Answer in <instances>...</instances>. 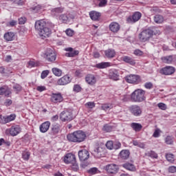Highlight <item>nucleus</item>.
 I'll list each match as a JSON object with an SVG mask.
<instances>
[{"instance_id": "obj_1", "label": "nucleus", "mask_w": 176, "mask_h": 176, "mask_svg": "<svg viewBox=\"0 0 176 176\" xmlns=\"http://www.w3.org/2000/svg\"><path fill=\"white\" fill-rule=\"evenodd\" d=\"M87 137L86 132L80 130L76 131L67 135V139L69 142H75L76 144L83 142L86 140Z\"/></svg>"}, {"instance_id": "obj_2", "label": "nucleus", "mask_w": 176, "mask_h": 176, "mask_svg": "<svg viewBox=\"0 0 176 176\" xmlns=\"http://www.w3.org/2000/svg\"><path fill=\"white\" fill-rule=\"evenodd\" d=\"M159 34H160V31L157 30L156 27L148 28L139 34V39L141 42H146V41H149L153 35H159Z\"/></svg>"}, {"instance_id": "obj_3", "label": "nucleus", "mask_w": 176, "mask_h": 176, "mask_svg": "<svg viewBox=\"0 0 176 176\" xmlns=\"http://www.w3.org/2000/svg\"><path fill=\"white\" fill-rule=\"evenodd\" d=\"M146 91L141 89H135L131 94V101L132 102H142L146 100V97H145Z\"/></svg>"}, {"instance_id": "obj_4", "label": "nucleus", "mask_w": 176, "mask_h": 176, "mask_svg": "<svg viewBox=\"0 0 176 176\" xmlns=\"http://www.w3.org/2000/svg\"><path fill=\"white\" fill-rule=\"evenodd\" d=\"M60 120L62 122H71V120H74V115L71 111H63L60 114Z\"/></svg>"}, {"instance_id": "obj_5", "label": "nucleus", "mask_w": 176, "mask_h": 176, "mask_svg": "<svg viewBox=\"0 0 176 176\" xmlns=\"http://www.w3.org/2000/svg\"><path fill=\"white\" fill-rule=\"evenodd\" d=\"M142 16L141 12H136L133 13L132 16L127 17L126 23H128V24H134V23H137V21L141 19Z\"/></svg>"}, {"instance_id": "obj_6", "label": "nucleus", "mask_w": 176, "mask_h": 176, "mask_svg": "<svg viewBox=\"0 0 176 176\" xmlns=\"http://www.w3.org/2000/svg\"><path fill=\"white\" fill-rule=\"evenodd\" d=\"M129 110L133 116H140V115H142V109L137 104L130 106Z\"/></svg>"}, {"instance_id": "obj_7", "label": "nucleus", "mask_w": 176, "mask_h": 176, "mask_svg": "<svg viewBox=\"0 0 176 176\" xmlns=\"http://www.w3.org/2000/svg\"><path fill=\"white\" fill-rule=\"evenodd\" d=\"M6 132L9 133L10 135H12V137H16V135H19V134L21 133V127H20L19 125H14L7 129Z\"/></svg>"}, {"instance_id": "obj_8", "label": "nucleus", "mask_w": 176, "mask_h": 176, "mask_svg": "<svg viewBox=\"0 0 176 176\" xmlns=\"http://www.w3.org/2000/svg\"><path fill=\"white\" fill-rule=\"evenodd\" d=\"M105 148L101 146H98V148H95L92 153L94 157H96V159L104 157V156H105Z\"/></svg>"}, {"instance_id": "obj_9", "label": "nucleus", "mask_w": 176, "mask_h": 176, "mask_svg": "<svg viewBox=\"0 0 176 176\" xmlns=\"http://www.w3.org/2000/svg\"><path fill=\"white\" fill-rule=\"evenodd\" d=\"M63 100L64 98H63V95H61L60 93H52L51 94L50 101L53 102V104H60V102H63Z\"/></svg>"}, {"instance_id": "obj_10", "label": "nucleus", "mask_w": 176, "mask_h": 176, "mask_svg": "<svg viewBox=\"0 0 176 176\" xmlns=\"http://www.w3.org/2000/svg\"><path fill=\"white\" fill-rule=\"evenodd\" d=\"M125 80L128 83H135V85H138V83L141 82V78L138 75L135 74L126 76Z\"/></svg>"}, {"instance_id": "obj_11", "label": "nucleus", "mask_w": 176, "mask_h": 176, "mask_svg": "<svg viewBox=\"0 0 176 176\" xmlns=\"http://www.w3.org/2000/svg\"><path fill=\"white\" fill-rule=\"evenodd\" d=\"M104 169L109 174H116V173H118V170H119V166L115 164H110L107 165L104 167Z\"/></svg>"}, {"instance_id": "obj_12", "label": "nucleus", "mask_w": 176, "mask_h": 176, "mask_svg": "<svg viewBox=\"0 0 176 176\" xmlns=\"http://www.w3.org/2000/svg\"><path fill=\"white\" fill-rule=\"evenodd\" d=\"M38 35L42 38V39H45V38H49L50 35H52V29L47 26H45L39 33Z\"/></svg>"}, {"instance_id": "obj_13", "label": "nucleus", "mask_w": 176, "mask_h": 176, "mask_svg": "<svg viewBox=\"0 0 176 176\" xmlns=\"http://www.w3.org/2000/svg\"><path fill=\"white\" fill-rule=\"evenodd\" d=\"M175 72V67L172 66H166L160 69L162 75H173Z\"/></svg>"}, {"instance_id": "obj_14", "label": "nucleus", "mask_w": 176, "mask_h": 176, "mask_svg": "<svg viewBox=\"0 0 176 176\" xmlns=\"http://www.w3.org/2000/svg\"><path fill=\"white\" fill-rule=\"evenodd\" d=\"M48 24L46 23V22L43 20H39L36 21L34 27L35 30L38 31L39 33L41 31H42L45 27H47Z\"/></svg>"}, {"instance_id": "obj_15", "label": "nucleus", "mask_w": 176, "mask_h": 176, "mask_svg": "<svg viewBox=\"0 0 176 176\" xmlns=\"http://www.w3.org/2000/svg\"><path fill=\"white\" fill-rule=\"evenodd\" d=\"M76 161V157L72 153H67L64 157V162L66 164H71L75 163Z\"/></svg>"}, {"instance_id": "obj_16", "label": "nucleus", "mask_w": 176, "mask_h": 176, "mask_svg": "<svg viewBox=\"0 0 176 176\" xmlns=\"http://www.w3.org/2000/svg\"><path fill=\"white\" fill-rule=\"evenodd\" d=\"M89 156L90 154L89 153V151L86 149L78 151V157L80 162H85V160H87V159H89Z\"/></svg>"}, {"instance_id": "obj_17", "label": "nucleus", "mask_w": 176, "mask_h": 176, "mask_svg": "<svg viewBox=\"0 0 176 176\" xmlns=\"http://www.w3.org/2000/svg\"><path fill=\"white\" fill-rule=\"evenodd\" d=\"M71 82V78L68 76H64L63 77L60 78L57 83L60 86H65V85H68V83Z\"/></svg>"}, {"instance_id": "obj_18", "label": "nucleus", "mask_w": 176, "mask_h": 176, "mask_svg": "<svg viewBox=\"0 0 176 176\" xmlns=\"http://www.w3.org/2000/svg\"><path fill=\"white\" fill-rule=\"evenodd\" d=\"M85 81L90 85V86H94L95 83H97V79L93 74H87L85 76Z\"/></svg>"}, {"instance_id": "obj_19", "label": "nucleus", "mask_w": 176, "mask_h": 176, "mask_svg": "<svg viewBox=\"0 0 176 176\" xmlns=\"http://www.w3.org/2000/svg\"><path fill=\"white\" fill-rule=\"evenodd\" d=\"M74 15L69 14H61L59 16V20H60L61 21H63V23H69V21L72 19H74Z\"/></svg>"}, {"instance_id": "obj_20", "label": "nucleus", "mask_w": 176, "mask_h": 176, "mask_svg": "<svg viewBox=\"0 0 176 176\" xmlns=\"http://www.w3.org/2000/svg\"><path fill=\"white\" fill-rule=\"evenodd\" d=\"M109 30L111 32H119L120 30V25L118 22H111L109 25Z\"/></svg>"}, {"instance_id": "obj_21", "label": "nucleus", "mask_w": 176, "mask_h": 176, "mask_svg": "<svg viewBox=\"0 0 176 176\" xmlns=\"http://www.w3.org/2000/svg\"><path fill=\"white\" fill-rule=\"evenodd\" d=\"M66 52H69L65 54L66 57H75V56H78L79 54V51L74 50L72 47H68L65 49Z\"/></svg>"}, {"instance_id": "obj_22", "label": "nucleus", "mask_w": 176, "mask_h": 176, "mask_svg": "<svg viewBox=\"0 0 176 176\" xmlns=\"http://www.w3.org/2000/svg\"><path fill=\"white\" fill-rule=\"evenodd\" d=\"M56 58H57V55L56 52L54 51H51L50 52H47L46 54V59L50 63H54L56 61Z\"/></svg>"}, {"instance_id": "obj_23", "label": "nucleus", "mask_w": 176, "mask_h": 176, "mask_svg": "<svg viewBox=\"0 0 176 176\" xmlns=\"http://www.w3.org/2000/svg\"><path fill=\"white\" fill-rule=\"evenodd\" d=\"M109 79L112 80H119V72L117 70H110L109 72Z\"/></svg>"}, {"instance_id": "obj_24", "label": "nucleus", "mask_w": 176, "mask_h": 176, "mask_svg": "<svg viewBox=\"0 0 176 176\" xmlns=\"http://www.w3.org/2000/svg\"><path fill=\"white\" fill-rule=\"evenodd\" d=\"M41 133H46L50 129V122L46 121L40 125Z\"/></svg>"}, {"instance_id": "obj_25", "label": "nucleus", "mask_w": 176, "mask_h": 176, "mask_svg": "<svg viewBox=\"0 0 176 176\" xmlns=\"http://www.w3.org/2000/svg\"><path fill=\"white\" fill-rule=\"evenodd\" d=\"M121 60L122 61H124V63H126L130 65H135V60L133 59V58L130 56H122Z\"/></svg>"}, {"instance_id": "obj_26", "label": "nucleus", "mask_w": 176, "mask_h": 176, "mask_svg": "<svg viewBox=\"0 0 176 176\" xmlns=\"http://www.w3.org/2000/svg\"><path fill=\"white\" fill-rule=\"evenodd\" d=\"M119 157L122 159V160H127V159L130 157V151L122 150L119 154Z\"/></svg>"}, {"instance_id": "obj_27", "label": "nucleus", "mask_w": 176, "mask_h": 176, "mask_svg": "<svg viewBox=\"0 0 176 176\" xmlns=\"http://www.w3.org/2000/svg\"><path fill=\"white\" fill-rule=\"evenodd\" d=\"M104 56L107 58H113L116 56V52L113 49H108L104 51Z\"/></svg>"}, {"instance_id": "obj_28", "label": "nucleus", "mask_w": 176, "mask_h": 176, "mask_svg": "<svg viewBox=\"0 0 176 176\" xmlns=\"http://www.w3.org/2000/svg\"><path fill=\"white\" fill-rule=\"evenodd\" d=\"M89 17L94 21H97L100 17H101V13L97 11H91L89 12Z\"/></svg>"}, {"instance_id": "obj_29", "label": "nucleus", "mask_w": 176, "mask_h": 176, "mask_svg": "<svg viewBox=\"0 0 176 176\" xmlns=\"http://www.w3.org/2000/svg\"><path fill=\"white\" fill-rule=\"evenodd\" d=\"M108 67H111V63L109 62H102L94 65V67L98 68V69H104V68H108Z\"/></svg>"}, {"instance_id": "obj_30", "label": "nucleus", "mask_w": 176, "mask_h": 176, "mask_svg": "<svg viewBox=\"0 0 176 176\" xmlns=\"http://www.w3.org/2000/svg\"><path fill=\"white\" fill-rule=\"evenodd\" d=\"M154 23L156 24H162L164 21V17L160 14H156L153 16Z\"/></svg>"}, {"instance_id": "obj_31", "label": "nucleus", "mask_w": 176, "mask_h": 176, "mask_svg": "<svg viewBox=\"0 0 176 176\" xmlns=\"http://www.w3.org/2000/svg\"><path fill=\"white\" fill-rule=\"evenodd\" d=\"M58 131H60V125L58 124H52L51 134H52V135H56L58 134Z\"/></svg>"}, {"instance_id": "obj_32", "label": "nucleus", "mask_w": 176, "mask_h": 176, "mask_svg": "<svg viewBox=\"0 0 176 176\" xmlns=\"http://www.w3.org/2000/svg\"><path fill=\"white\" fill-rule=\"evenodd\" d=\"M122 167L124 168H126V170H129V171H135V166L133 164H130L129 162H126L124 164H122Z\"/></svg>"}, {"instance_id": "obj_33", "label": "nucleus", "mask_w": 176, "mask_h": 176, "mask_svg": "<svg viewBox=\"0 0 176 176\" xmlns=\"http://www.w3.org/2000/svg\"><path fill=\"white\" fill-rule=\"evenodd\" d=\"M131 127L135 131H141V129H142V125L141 124H140V123L132 122L131 124Z\"/></svg>"}, {"instance_id": "obj_34", "label": "nucleus", "mask_w": 176, "mask_h": 176, "mask_svg": "<svg viewBox=\"0 0 176 176\" xmlns=\"http://www.w3.org/2000/svg\"><path fill=\"white\" fill-rule=\"evenodd\" d=\"M4 39H6V41H8V42L13 41L14 39V33L12 32L6 33L4 34Z\"/></svg>"}, {"instance_id": "obj_35", "label": "nucleus", "mask_w": 176, "mask_h": 176, "mask_svg": "<svg viewBox=\"0 0 176 176\" xmlns=\"http://www.w3.org/2000/svg\"><path fill=\"white\" fill-rule=\"evenodd\" d=\"M52 14H54V16H58V14L63 13V12H64V8H53L51 10Z\"/></svg>"}, {"instance_id": "obj_36", "label": "nucleus", "mask_w": 176, "mask_h": 176, "mask_svg": "<svg viewBox=\"0 0 176 176\" xmlns=\"http://www.w3.org/2000/svg\"><path fill=\"white\" fill-rule=\"evenodd\" d=\"M165 144L167 145H173L174 144V136L167 135L165 138Z\"/></svg>"}, {"instance_id": "obj_37", "label": "nucleus", "mask_w": 176, "mask_h": 176, "mask_svg": "<svg viewBox=\"0 0 176 176\" xmlns=\"http://www.w3.org/2000/svg\"><path fill=\"white\" fill-rule=\"evenodd\" d=\"M162 60L166 64H171L173 62V56H164L162 58Z\"/></svg>"}, {"instance_id": "obj_38", "label": "nucleus", "mask_w": 176, "mask_h": 176, "mask_svg": "<svg viewBox=\"0 0 176 176\" xmlns=\"http://www.w3.org/2000/svg\"><path fill=\"white\" fill-rule=\"evenodd\" d=\"M52 71L55 76H61L63 75V71L57 67L52 68Z\"/></svg>"}, {"instance_id": "obj_39", "label": "nucleus", "mask_w": 176, "mask_h": 176, "mask_svg": "<svg viewBox=\"0 0 176 176\" xmlns=\"http://www.w3.org/2000/svg\"><path fill=\"white\" fill-rule=\"evenodd\" d=\"M113 129V127L108 124H106L103 126L102 131H104L105 133H111L112 130Z\"/></svg>"}, {"instance_id": "obj_40", "label": "nucleus", "mask_w": 176, "mask_h": 176, "mask_svg": "<svg viewBox=\"0 0 176 176\" xmlns=\"http://www.w3.org/2000/svg\"><path fill=\"white\" fill-rule=\"evenodd\" d=\"M113 108V106L111 104H103L101 106V109L103 111H110V109H112Z\"/></svg>"}, {"instance_id": "obj_41", "label": "nucleus", "mask_w": 176, "mask_h": 176, "mask_svg": "<svg viewBox=\"0 0 176 176\" xmlns=\"http://www.w3.org/2000/svg\"><path fill=\"white\" fill-rule=\"evenodd\" d=\"M12 89L14 91H15V93H16L17 94L20 93V91L23 89V87H21V85L19 84H15L14 85H13Z\"/></svg>"}, {"instance_id": "obj_42", "label": "nucleus", "mask_w": 176, "mask_h": 176, "mask_svg": "<svg viewBox=\"0 0 176 176\" xmlns=\"http://www.w3.org/2000/svg\"><path fill=\"white\" fill-rule=\"evenodd\" d=\"M146 156L151 157L153 159H157V154L155 151H150L146 153Z\"/></svg>"}, {"instance_id": "obj_43", "label": "nucleus", "mask_w": 176, "mask_h": 176, "mask_svg": "<svg viewBox=\"0 0 176 176\" xmlns=\"http://www.w3.org/2000/svg\"><path fill=\"white\" fill-rule=\"evenodd\" d=\"M16 119L15 114H11L8 116H6V123H9V122H12Z\"/></svg>"}, {"instance_id": "obj_44", "label": "nucleus", "mask_w": 176, "mask_h": 176, "mask_svg": "<svg viewBox=\"0 0 176 176\" xmlns=\"http://www.w3.org/2000/svg\"><path fill=\"white\" fill-rule=\"evenodd\" d=\"M166 158L168 162H170V163H174V155L169 153L166 155Z\"/></svg>"}, {"instance_id": "obj_45", "label": "nucleus", "mask_w": 176, "mask_h": 176, "mask_svg": "<svg viewBox=\"0 0 176 176\" xmlns=\"http://www.w3.org/2000/svg\"><path fill=\"white\" fill-rule=\"evenodd\" d=\"M30 156V153L28 151H23L22 153V157L23 160H29Z\"/></svg>"}, {"instance_id": "obj_46", "label": "nucleus", "mask_w": 176, "mask_h": 176, "mask_svg": "<svg viewBox=\"0 0 176 176\" xmlns=\"http://www.w3.org/2000/svg\"><path fill=\"white\" fill-rule=\"evenodd\" d=\"M106 147L107 148V149H110V151L113 149V141H108L106 143Z\"/></svg>"}, {"instance_id": "obj_47", "label": "nucleus", "mask_w": 176, "mask_h": 176, "mask_svg": "<svg viewBox=\"0 0 176 176\" xmlns=\"http://www.w3.org/2000/svg\"><path fill=\"white\" fill-rule=\"evenodd\" d=\"M73 91H75L76 93H79L80 91H82V87L79 85H74Z\"/></svg>"}, {"instance_id": "obj_48", "label": "nucleus", "mask_w": 176, "mask_h": 176, "mask_svg": "<svg viewBox=\"0 0 176 176\" xmlns=\"http://www.w3.org/2000/svg\"><path fill=\"white\" fill-rule=\"evenodd\" d=\"M72 168L74 171H78L79 169V165H78V163H76V161H74V162H72Z\"/></svg>"}, {"instance_id": "obj_49", "label": "nucleus", "mask_w": 176, "mask_h": 176, "mask_svg": "<svg viewBox=\"0 0 176 176\" xmlns=\"http://www.w3.org/2000/svg\"><path fill=\"white\" fill-rule=\"evenodd\" d=\"M157 107L158 108H160V109H162V111H166V109H167V106L164 103H158Z\"/></svg>"}, {"instance_id": "obj_50", "label": "nucleus", "mask_w": 176, "mask_h": 176, "mask_svg": "<svg viewBox=\"0 0 176 176\" xmlns=\"http://www.w3.org/2000/svg\"><path fill=\"white\" fill-rule=\"evenodd\" d=\"M49 73H50L49 70L43 71L41 76V79H45V78H46L47 75H49Z\"/></svg>"}, {"instance_id": "obj_51", "label": "nucleus", "mask_w": 176, "mask_h": 176, "mask_svg": "<svg viewBox=\"0 0 176 176\" xmlns=\"http://www.w3.org/2000/svg\"><path fill=\"white\" fill-rule=\"evenodd\" d=\"M144 87L148 89H153V84L151 82H146L144 84Z\"/></svg>"}, {"instance_id": "obj_52", "label": "nucleus", "mask_w": 176, "mask_h": 176, "mask_svg": "<svg viewBox=\"0 0 176 176\" xmlns=\"http://www.w3.org/2000/svg\"><path fill=\"white\" fill-rule=\"evenodd\" d=\"M31 9L33 10V12H35V13H36V12H39V10H41V6L37 5L34 7H32Z\"/></svg>"}, {"instance_id": "obj_53", "label": "nucleus", "mask_w": 176, "mask_h": 176, "mask_svg": "<svg viewBox=\"0 0 176 176\" xmlns=\"http://www.w3.org/2000/svg\"><path fill=\"white\" fill-rule=\"evenodd\" d=\"M0 123L2 124H6V116H3L0 115Z\"/></svg>"}, {"instance_id": "obj_54", "label": "nucleus", "mask_w": 176, "mask_h": 176, "mask_svg": "<svg viewBox=\"0 0 176 176\" xmlns=\"http://www.w3.org/2000/svg\"><path fill=\"white\" fill-rule=\"evenodd\" d=\"M98 169L97 168H91L88 170L89 174H97Z\"/></svg>"}, {"instance_id": "obj_55", "label": "nucleus", "mask_w": 176, "mask_h": 176, "mask_svg": "<svg viewBox=\"0 0 176 176\" xmlns=\"http://www.w3.org/2000/svg\"><path fill=\"white\" fill-rule=\"evenodd\" d=\"M25 21H27V19L24 16L19 19V24H25Z\"/></svg>"}, {"instance_id": "obj_56", "label": "nucleus", "mask_w": 176, "mask_h": 176, "mask_svg": "<svg viewBox=\"0 0 176 176\" xmlns=\"http://www.w3.org/2000/svg\"><path fill=\"white\" fill-rule=\"evenodd\" d=\"M169 173H171L172 174H174V173H176V166H172L168 168Z\"/></svg>"}, {"instance_id": "obj_57", "label": "nucleus", "mask_w": 176, "mask_h": 176, "mask_svg": "<svg viewBox=\"0 0 176 176\" xmlns=\"http://www.w3.org/2000/svg\"><path fill=\"white\" fill-rule=\"evenodd\" d=\"M133 53L135 56H142L144 54V52L140 50H135Z\"/></svg>"}, {"instance_id": "obj_58", "label": "nucleus", "mask_w": 176, "mask_h": 176, "mask_svg": "<svg viewBox=\"0 0 176 176\" xmlns=\"http://www.w3.org/2000/svg\"><path fill=\"white\" fill-rule=\"evenodd\" d=\"M85 105H87V107L91 109H93L94 108V107H96V104L94 103V102H89L86 103Z\"/></svg>"}, {"instance_id": "obj_59", "label": "nucleus", "mask_w": 176, "mask_h": 176, "mask_svg": "<svg viewBox=\"0 0 176 176\" xmlns=\"http://www.w3.org/2000/svg\"><path fill=\"white\" fill-rule=\"evenodd\" d=\"M65 33L68 36H72L74 35V31L71 29H67Z\"/></svg>"}, {"instance_id": "obj_60", "label": "nucleus", "mask_w": 176, "mask_h": 176, "mask_svg": "<svg viewBox=\"0 0 176 176\" xmlns=\"http://www.w3.org/2000/svg\"><path fill=\"white\" fill-rule=\"evenodd\" d=\"M36 90L40 92L45 91V90H46V87L38 86V87H37Z\"/></svg>"}, {"instance_id": "obj_61", "label": "nucleus", "mask_w": 176, "mask_h": 176, "mask_svg": "<svg viewBox=\"0 0 176 176\" xmlns=\"http://www.w3.org/2000/svg\"><path fill=\"white\" fill-rule=\"evenodd\" d=\"M122 146V144L120 142H116L113 144V148L114 149H119Z\"/></svg>"}, {"instance_id": "obj_62", "label": "nucleus", "mask_w": 176, "mask_h": 176, "mask_svg": "<svg viewBox=\"0 0 176 176\" xmlns=\"http://www.w3.org/2000/svg\"><path fill=\"white\" fill-rule=\"evenodd\" d=\"M100 2L99 3V6L100 7H102V6H105L106 3H107V0H98Z\"/></svg>"}, {"instance_id": "obj_63", "label": "nucleus", "mask_w": 176, "mask_h": 176, "mask_svg": "<svg viewBox=\"0 0 176 176\" xmlns=\"http://www.w3.org/2000/svg\"><path fill=\"white\" fill-rule=\"evenodd\" d=\"M30 67H38V64H36L34 61L30 60L28 63Z\"/></svg>"}, {"instance_id": "obj_64", "label": "nucleus", "mask_w": 176, "mask_h": 176, "mask_svg": "<svg viewBox=\"0 0 176 176\" xmlns=\"http://www.w3.org/2000/svg\"><path fill=\"white\" fill-rule=\"evenodd\" d=\"M12 100H10V99H7V100H6L5 104L7 105L8 107H9V106L12 105Z\"/></svg>"}]
</instances>
